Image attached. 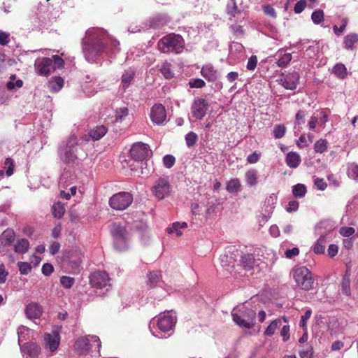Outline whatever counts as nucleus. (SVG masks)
Listing matches in <instances>:
<instances>
[{
	"mask_svg": "<svg viewBox=\"0 0 358 358\" xmlns=\"http://www.w3.org/2000/svg\"><path fill=\"white\" fill-rule=\"evenodd\" d=\"M133 201L131 194L126 192H119L113 195L109 199L110 206L116 210L127 209Z\"/></svg>",
	"mask_w": 358,
	"mask_h": 358,
	"instance_id": "obj_8",
	"label": "nucleus"
},
{
	"mask_svg": "<svg viewBox=\"0 0 358 358\" xmlns=\"http://www.w3.org/2000/svg\"><path fill=\"white\" fill-rule=\"evenodd\" d=\"M311 20L315 24H321L324 20V11L321 9L314 10L311 14Z\"/></svg>",
	"mask_w": 358,
	"mask_h": 358,
	"instance_id": "obj_44",
	"label": "nucleus"
},
{
	"mask_svg": "<svg viewBox=\"0 0 358 358\" xmlns=\"http://www.w3.org/2000/svg\"><path fill=\"white\" fill-rule=\"evenodd\" d=\"M208 104L203 99H196L191 106L192 116L196 120H201L206 114Z\"/></svg>",
	"mask_w": 358,
	"mask_h": 358,
	"instance_id": "obj_13",
	"label": "nucleus"
},
{
	"mask_svg": "<svg viewBox=\"0 0 358 358\" xmlns=\"http://www.w3.org/2000/svg\"><path fill=\"white\" fill-rule=\"evenodd\" d=\"M171 186L168 178H159L151 188L152 194L159 200L164 199L170 194Z\"/></svg>",
	"mask_w": 358,
	"mask_h": 358,
	"instance_id": "obj_9",
	"label": "nucleus"
},
{
	"mask_svg": "<svg viewBox=\"0 0 358 358\" xmlns=\"http://www.w3.org/2000/svg\"><path fill=\"white\" fill-rule=\"evenodd\" d=\"M292 275L298 288L306 291L313 288L314 278L310 270L306 266L293 268Z\"/></svg>",
	"mask_w": 358,
	"mask_h": 358,
	"instance_id": "obj_6",
	"label": "nucleus"
},
{
	"mask_svg": "<svg viewBox=\"0 0 358 358\" xmlns=\"http://www.w3.org/2000/svg\"><path fill=\"white\" fill-rule=\"evenodd\" d=\"M234 322L241 327L252 328L255 324L256 313L255 310L243 307L241 309L234 308L231 312Z\"/></svg>",
	"mask_w": 358,
	"mask_h": 358,
	"instance_id": "obj_7",
	"label": "nucleus"
},
{
	"mask_svg": "<svg viewBox=\"0 0 358 358\" xmlns=\"http://www.w3.org/2000/svg\"><path fill=\"white\" fill-rule=\"evenodd\" d=\"M30 329L24 326H20L17 329L18 343L21 345V342L25 339V335L28 334Z\"/></svg>",
	"mask_w": 358,
	"mask_h": 358,
	"instance_id": "obj_58",
	"label": "nucleus"
},
{
	"mask_svg": "<svg viewBox=\"0 0 358 358\" xmlns=\"http://www.w3.org/2000/svg\"><path fill=\"white\" fill-rule=\"evenodd\" d=\"M129 236L114 240V247L118 251H124L129 248Z\"/></svg>",
	"mask_w": 358,
	"mask_h": 358,
	"instance_id": "obj_37",
	"label": "nucleus"
},
{
	"mask_svg": "<svg viewBox=\"0 0 358 358\" xmlns=\"http://www.w3.org/2000/svg\"><path fill=\"white\" fill-rule=\"evenodd\" d=\"M162 275L161 272L158 271H152L148 274V284L150 287H154L160 282Z\"/></svg>",
	"mask_w": 358,
	"mask_h": 358,
	"instance_id": "obj_40",
	"label": "nucleus"
},
{
	"mask_svg": "<svg viewBox=\"0 0 358 358\" xmlns=\"http://www.w3.org/2000/svg\"><path fill=\"white\" fill-rule=\"evenodd\" d=\"M350 285V275L348 273H346L343 276L342 282H341L342 292H343V294H344L346 296H350L351 294Z\"/></svg>",
	"mask_w": 358,
	"mask_h": 358,
	"instance_id": "obj_45",
	"label": "nucleus"
},
{
	"mask_svg": "<svg viewBox=\"0 0 358 358\" xmlns=\"http://www.w3.org/2000/svg\"><path fill=\"white\" fill-rule=\"evenodd\" d=\"M5 166L7 168L6 174L8 177L10 176L13 173L14 164L13 160L11 158H6L4 162Z\"/></svg>",
	"mask_w": 358,
	"mask_h": 358,
	"instance_id": "obj_60",
	"label": "nucleus"
},
{
	"mask_svg": "<svg viewBox=\"0 0 358 358\" xmlns=\"http://www.w3.org/2000/svg\"><path fill=\"white\" fill-rule=\"evenodd\" d=\"M19 271L22 275L28 274L31 270V266L29 263L20 262L17 263Z\"/></svg>",
	"mask_w": 358,
	"mask_h": 358,
	"instance_id": "obj_55",
	"label": "nucleus"
},
{
	"mask_svg": "<svg viewBox=\"0 0 358 358\" xmlns=\"http://www.w3.org/2000/svg\"><path fill=\"white\" fill-rule=\"evenodd\" d=\"M313 348L312 345L307 344L303 346V349L299 352L301 358H313Z\"/></svg>",
	"mask_w": 358,
	"mask_h": 358,
	"instance_id": "obj_49",
	"label": "nucleus"
},
{
	"mask_svg": "<svg viewBox=\"0 0 358 358\" xmlns=\"http://www.w3.org/2000/svg\"><path fill=\"white\" fill-rule=\"evenodd\" d=\"M129 114V110L126 107L117 108L115 110V119L117 121H122Z\"/></svg>",
	"mask_w": 358,
	"mask_h": 358,
	"instance_id": "obj_53",
	"label": "nucleus"
},
{
	"mask_svg": "<svg viewBox=\"0 0 358 358\" xmlns=\"http://www.w3.org/2000/svg\"><path fill=\"white\" fill-rule=\"evenodd\" d=\"M292 55L290 53H284L282 55L277 62V64L279 67H286L292 60Z\"/></svg>",
	"mask_w": 358,
	"mask_h": 358,
	"instance_id": "obj_48",
	"label": "nucleus"
},
{
	"mask_svg": "<svg viewBox=\"0 0 358 358\" xmlns=\"http://www.w3.org/2000/svg\"><path fill=\"white\" fill-rule=\"evenodd\" d=\"M245 178L248 185L254 186L257 183V171L255 169H250L246 171Z\"/></svg>",
	"mask_w": 358,
	"mask_h": 358,
	"instance_id": "obj_38",
	"label": "nucleus"
},
{
	"mask_svg": "<svg viewBox=\"0 0 358 358\" xmlns=\"http://www.w3.org/2000/svg\"><path fill=\"white\" fill-rule=\"evenodd\" d=\"M177 317L176 313L173 310L160 313L156 318H152L149 324V329L151 334L159 338H166L162 333L168 334L169 336L173 331Z\"/></svg>",
	"mask_w": 358,
	"mask_h": 358,
	"instance_id": "obj_2",
	"label": "nucleus"
},
{
	"mask_svg": "<svg viewBox=\"0 0 358 358\" xmlns=\"http://www.w3.org/2000/svg\"><path fill=\"white\" fill-rule=\"evenodd\" d=\"M176 162V159L173 155H166L163 158V163L165 167L170 169L171 168Z\"/></svg>",
	"mask_w": 358,
	"mask_h": 358,
	"instance_id": "obj_59",
	"label": "nucleus"
},
{
	"mask_svg": "<svg viewBox=\"0 0 358 358\" xmlns=\"http://www.w3.org/2000/svg\"><path fill=\"white\" fill-rule=\"evenodd\" d=\"M14 79H15V76H11L10 80L9 82H8V83L6 85L7 88L10 90H13L16 88H20L23 85V82L21 80H17L16 81H14L13 80Z\"/></svg>",
	"mask_w": 358,
	"mask_h": 358,
	"instance_id": "obj_54",
	"label": "nucleus"
},
{
	"mask_svg": "<svg viewBox=\"0 0 358 358\" xmlns=\"http://www.w3.org/2000/svg\"><path fill=\"white\" fill-rule=\"evenodd\" d=\"M278 196L275 194H271L264 201V211L269 215L275 208L277 203Z\"/></svg>",
	"mask_w": 358,
	"mask_h": 358,
	"instance_id": "obj_30",
	"label": "nucleus"
},
{
	"mask_svg": "<svg viewBox=\"0 0 358 358\" xmlns=\"http://www.w3.org/2000/svg\"><path fill=\"white\" fill-rule=\"evenodd\" d=\"M241 187V182L238 178L231 179L227 184L226 189L229 193H236Z\"/></svg>",
	"mask_w": 358,
	"mask_h": 358,
	"instance_id": "obj_41",
	"label": "nucleus"
},
{
	"mask_svg": "<svg viewBox=\"0 0 358 358\" xmlns=\"http://www.w3.org/2000/svg\"><path fill=\"white\" fill-rule=\"evenodd\" d=\"M29 248V243L26 238L18 240L15 245L14 250L16 252L20 254L26 253Z\"/></svg>",
	"mask_w": 358,
	"mask_h": 358,
	"instance_id": "obj_35",
	"label": "nucleus"
},
{
	"mask_svg": "<svg viewBox=\"0 0 358 358\" xmlns=\"http://www.w3.org/2000/svg\"><path fill=\"white\" fill-rule=\"evenodd\" d=\"M135 71L129 68L124 71L122 76L121 87L124 90H127L134 80Z\"/></svg>",
	"mask_w": 358,
	"mask_h": 358,
	"instance_id": "obj_27",
	"label": "nucleus"
},
{
	"mask_svg": "<svg viewBox=\"0 0 358 358\" xmlns=\"http://www.w3.org/2000/svg\"><path fill=\"white\" fill-rule=\"evenodd\" d=\"M332 73L339 79H345L348 76L345 66L342 63L336 64L332 69Z\"/></svg>",
	"mask_w": 358,
	"mask_h": 358,
	"instance_id": "obj_34",
	"label": "nucleus"
},
{
	"mask_svg": "<svg viewBox=\"0 0 358 358\" xmlns=\"http://www.w3.org/2000/svg\"><path fill=\"white\" fill-rule=\"evenodd\" d=\"M185 41L178 34H170L162 37L158 42L159 50L164 53H180L184 48Z\"/></svg>",
	"mask_w": 358,
	"mask_h": 358,
	"instance_id": "obj_5",
	"label": "nucleus"
},
{
	"mask_svg": "<svg viewBox=\"0 0 358 358\" xmlns=\"http://www.w3.org/2000/svg\"><path fill=\"white\" fill-rule=\"evenodd\" d=\"M282 320H284L285 322H288V319L286 317H282V318H278L271 322V323L268 325L266 329L264 331L265 335L268 336H271L274 334L275 330L278 329L282 325Z\"/></svg>",
	"mask_w": 358,
	"mask_h": 358,
	"instance_id": "obj_29",
	"label": "nucleus"
},
{
	"mask_svg": "<svg viewBox=\"0 0 358 358\" xmlns=\"http://www.w3.org/2000/svg\"><path fill=\"white\" fill-rule=\"evenodd\" d=\"M85 79L83 92L87 96H92L101 89L100 83L94 76L90 75L86 76Z\"/></svg>",
	"mask_w": 358,
	"mask_h": 358,
	"instance_id": "obj_16",
	"label": "nucleus"
},
{
	"mask_svg": "<svg viewBox=\"0 0 358 358\" xmlns=\"http://www.w3.org/2000/svg\"><path fill=\"white\" fill-rule=\"evenodd\" d=\"M244 47L243 45L238 42H233L229 48L230 53L233 54L234 52H242L243 51Z\"/></svg>",
	"mask_w": 358,
	"mask_h": 358,
	"instance_id": "obj_62",
	"label": "nucleus"
},
{
	"mask_svg": "<svg viewBox=\"0 0 358 358\" xmlns=\"http://www.w3.org/2000/svg\"><path fill=\"white\" fill-rule=\"evenodd\" d=\"M200 73L208 82H215L220 77L217 70L210 64L203 65Z\"/></svg>",
	"mask_w": 358,
	"mask_h": 358,
	"instance_id": "obj_19",
	"label": "nucleus"
},
{
	"mask_svg": "<svg viewBox=\"0 0 358 358\" xmlns=\"http://www.w3.org/2000/svg\"><path fill=\"white\" fill-rule=\"evenodd\" d=\"M299 74L293 71L281 79L282 85L287 90H295L299 80Z\"/></svg>",
	"mask_w": 358,
	"mask_h": 358,
	"instance_id": "obj_20",
	"label": "nucleus"
},
{
	"mask_svg": "<svg viewBox=\"0 0 358 358\" xmlns=\"http://www.w3.org/2000/svg\"><path fill=\"white\" fill-rule=\"evenodd\" d=\"M301 157L300 155L294 152H290L287 154L285 157V162L287 165L292 169H295L299 166L301 163Z\"/></svg>",
	"mask_w": 358,
	"mask_h": 358,
	"instance_id": "obj_28",
	"label": "nucleus"
},
{
	"mask_svg": "<svg viewBox=\"0 0 358 358\" xmlns=\"http://www.w3.org/2000/svg\"><path fill=\"white\" fill-rule=\"evenodd\" d=\"M119 45L105 30L99 28L88 29L82 41L84 57L90 63L97 62L106 55L119 52Z\"/></svg>",
	"mask_w": 358,
	"mask_h": 358,
	"instance_id": "obj_1",
	"label": "nucleus"
},
{
	"mask_svg": "<svg viewBox=\"0 0 358 358\" xmlns=\"http://www.w3.org/2000/svg\"><path fill=\"white\" fill-rule=\"evenodd\" d=\"M44 341L45 345L49 348L51 352H55L57 350L60 342L59 334L53 331L52 334H45L44 336Z\"/></svg>",
	"mask_w": 358,
	"mask_h": 358,
	"instance_id": "obj_22",
	"label": "nucleus"
},
{
	"mask_svg": "<svg viewBox=\"0 0 358 358\" xmlns=\"http://www.w3.org/2000/svg\"><path fill=\"white\" fill-rule=\"evenodd\" d=\"M81 152L77 137L74 134L71 135L66 141H63L58 149L60 161L69 166L78 164Z\"/></svg>",
	"mask_w": 358,
	"mask_h": 358,
	"instance_id": "obj_3",
	"label": "nucleus"
},
{
	"mask_svg": "<svg viewBox=\"0 0 358 358\" xmlns=\"http://www.w3.org/2000/svg\"><path fill=\"white\" fill-rule=\"evenodd\" d=\"M335 228L336 225L333 221L324 220L315 225L314 234L315 236L330 241L333 236V231Z\"/></svg>",
	"mask_w": 358,
	"mask_h": 358,
	"instance_id": "obj_10",
	"label": "nucleus"
},
{
	"mask_svg": "<svg viewBox=\"0 0 358 358\" xmlns=\"http://www.w3.org/2000/svg\"><path fill=\"white\" fill-rule=\"evenodd\" d=\"M75 282V279L70 276H62L60 278V283L65 289H70Z\"/></svg>",
	"mask_w": 358,
	"mask_h": 358,
	"instance_id": "obj_51",
	"label": "nucleus"
},
{
	"mask_svg": "<svg viewBox=\"0 0 358 358\" xmlns=\"http://www.w3.org/2000/svg\"><path fill=\"white\" fill-rule=\"evenodd\" d=\"M257 64V57L256 55H252L248 61L247 69L249 71H253L255 69Z\"/></svg>",
	"mask_w": 358,
	"mask_h": 358,
	"instance_id": "obj_64",
	"label": "nucleus"
},
{
	"mask_svg": "<svg viewBox=\"0 0 358 358\" xmlns=\"http://www.w3.org/2000/svg\"><path fill=\"white\" fill-rule=\"evenodd\" d=\"M358 43V34L356 33H350L343 38V48L347 50L352 51Z\"/></svg>",
	"mask_w": 358,
	"mask_h": 358,
	"instance_id": "obj_25",
	"label": "nucleus"
},
{
	"mask_svg": "<svg viewBox=\"0 0 358 358\" xmlns=\"http://www.w3.org/2000/svg\"><path fill=\"white\" fill-rule=\"evenodd\" d=\"M227 11L229 15L235 16L236 13L238 12L236 2L229 1L227 5Z\"/></svg>",
	"mask_w": 358,
	"mask_h": 358,
	"instance_id": "obj_63",
	"label": "nucleus"
},
{
	"mask_svg": "<svg viewBox=\"0 0 358 358\" xmlns=\"http://www.w3.org/2000/svg\"><path fill=\"white\" fill-rule=\"evenodd\" d=\"M348 175L349 178L358 181V165L355 163L350 164L348 166Z\"/></svg>",
	"mask_w": 358,
	"mask_h": 358,
	"instance_id": "obj_47",
	"label": "nucleus"
},
{
	"mask_svg": "<svg viewBox=\"0 0 358 358\" xmlns=\"http://www.w3.org/2000/svg\"><path fill=\"white\" fill-rule=\"evenodd\" d=\"M24 358H37L41 352V348L35 343H25L20 345Z\"/></svg>",
	"mask_w": 358,
	"mask_h": 358,
	"instance_id": "obj_17",
	"label": "nucleus"
},
{
	"mask_svg": "<svg viewBox=\"0 0 358 358\" xmlns=\"http://www.w3.org/2000/svg\"><path fill=\"white\" fill-rule=\"evenodd\" d=\"M101 341L97 336L88 335L78 338L74 344L75 352L80 355L92 354V357H97L99 355Z\"/></svg>",
	"mask_w": 358,
	"mask_h": 358,
	"instance_id": "obj_4",
	"label": "nucleus"
},
{
	"mask_svg": "<svg viewBox=\"0 0 358 358\" xmlns=\"http://www.w3.org/2000/svg\"><path fill=\"white\" fill-rule=\"evenodd\" d=\"M64 86V80L61 77H53L48 83L49 89L54 92H57Z\"/></svg>",
	"mask_w": 358,
	"mask_h": 358,
	"instance_id": "obj_33",
	"label": "nucleus"
},
{
	"mask_svg": "<svg viewBox=\"0 0 358 358\" xmlns=\"http://www.w3.org/2000/svg\"><path fill=\"white\" fill-rule=\"evenodd\" d=\"M150 153L148 145L141 142L134 143L130 149L131 157L136 161H142L146 159Z\"/></svg>",
	"mask_w": 358,
	"mask_h": 358,
	"instance_id": "obj_12",
	"label": "nucleus"
},
{
	"mask_svg": "<svg viewBox=\"0 0 358 358\" xmlns=\"http://www.w3.org/2000/svg\"><path fill=\"white\" fill-rule=\"evenodd\" d=\"M25 313L28 318H39L42 315V308L37 303H30L26 306Z\"/></svg>",
	"mask_w": 358,
	"mask_h": 358,
	"instance_id": "obj_24",
	"label": "nucleus"
},
{
	"mask_svg": "<svg viewBox=\"0 0 358 358\" xmlns=\"http://www.w3.org/2000/svg\"><path fill=\"white\" fill-rule=\"evenodd\" d=\"M306 192V187L303 184L299 183L292 187V194L296 198L304 197Z\"/></svg>",
	"mask_w": 358,
	"mask_h": 358,
	"instance_id": "obj_43",
	"label": "nucleus"
},
{
	"mask_svg": "<svg viewBox=\"0 0 358 358\" xmlns=\"http://www.w3.org/2000/svg\"><path fill=\"white\" fill-rule=\"evenodd\" d=\"M52 215L55 217L60 219L65 213V207L61 202H57L52 206Z\"/></svg>",
	"mask_w": 358,
	"mask_h": 358,
	"instance_id": "obj_42",
	"label": "nucleus"
},
{
	"mask_svg": "<svg viewBox=\"0 0 358 358\" xmlns=\"http://www.w3.org/2000/svg\"><path fill=\"white\" fill-rule=\"evenodd\" d=\"M110 233L113 239L120 240V238L129 236L126 229L118 223H113L110 227Z\"/></svg>",
	"mask_w": 358,
	"mask_h": 358,
	"instance_id": "obj_26",
	"label": "nucleus"
},
{
	"mask_svg": "<svg viewBox=\"0 0 358 358\" xmlns=\"http://www.w3.org/2000/svg\"><path fill=\"white\" fill-rule=\"evenodd\" d=\"M315 152L317 153H323L327 150V141L325 139L320 138L314 145Z\"/></svg>",
	"mask_w": 358,
	"mask_h": 358,
	"instance_id": "obj_46",
	"label": "nucleus"
},
{
	"mask_svg": "<svg viewBox=\"0 0 358 358\" xmlns=\"http://www.w3.org/2000/svg\"><path fill=\"white\" fill-rule=\"evenodd\" d=\"M286 131V127L283 124H277L273 129L274 137L277 139L281 138L284 136Z\"/></svg>",
	"mask_w": 358,
	"mask_h": 358,
	"instance_id": "obj_52",
	"label": "nucleus"
},
{
	"mask_svg": "<svg viewBox=\"0 0 358 358\" xmlns=\"http://www.w3.org/2000/svg\"><path fill=\"white\" fill-rule=\"evenodd\" d=\"M189 85L191 88H203L206 85V83L201 78H194L189 81Z\"/></svg>",
	"mask_w": 358,
	"mask_h": 358,
	"instance_id": "obj_56",
	"label": "nucleus"
},
{
	"mask_svg": "<svg viewBox=\"0 0 358 358\" xmlns=\"http://www.w3.org/2000/svg\"><path fill=\"white\" fill-rule=\"evenodd\" d=\"M159 71L166 79H171L174 77V73L171 69V64L168 62H163Z\"/></svg>",
	"mask_w": 358,
	"mask_h": 358,
	"instance_id": "obj_39",
	"label": "nucleus"
},
{
	"mask_svg": "<svg viewBox=\"0 0 358 358\" xmlns=\"http://www.w3.org/2000/svg\"><path fill=\"white\" fill-rule=\"evenodd\" d=\"M187 228V224L185 222H173L171 227L167 228L166 231L169 234H175L176 236H180L182 234L181 229Z\"/></svg>",
	"mask_w": 358,
	"mask_h": 358,
	"instance_id": "obj_32",
	"label": "nucleus"
},
{
	"mask_svg": "<svg viewBox=\"0 0 358 358\" xmlns=\"http://www.w3.org/2000/svg\"><path fill=\"white\" fill-rule=\"evenodd\" d=\"M198 139V136L196 133L190 131L185 135V141L188 148L194 146Z\"/></svg>",
	"mask_w": 358,
	"mask_h": 358,
	"instance_id": "obj_50",
	"label": "nucleus"
},
{
	"mask_svg": "<svg viewBox=\"0 0 358 358\" xmlns=\"http://www.w3.org/2000/svg\"><path fill=\"white\" fill-rule=\"evenodd\" d=\"M231 251V249L226 251L224 254L222 255L220 257V264L222 267L226 269H229V268H233L235 264V257H234V251Z\"/></svg>",
	"mask_w": 358,
	"mask_h": 358,
	"instance_id": "obj_23",
	"label": "nucleus"
},
{
	"mask_svg": "<svg viewBox=\"0 0 358 358\" xmlns=\"http://www.w3.org/2000/svg\"><path fill=\"white\" fill-rule=\"evenodd\" d=\"M339 233L344 237L350 238L355 233V229L351 227H343L340 229Z\"/></svg>",
	"mask_w": 358,
	"mask_h": 358,
	"instance_id": "obj_57",
	"label": "nucleus"
},
{
	"mask_svg": "<svg viewBox=\"0 0 358 358\" xmlns=\"http://www.w3.org/2000/svg\"><path fill=\"white\" fill-rule=\"evenodd\" d=\"M34 66L38 75L47 76L52 70V60L48 57L38 58L36 59Z\"/></svg>",
	"mask_w": 358,
	"mask_h": 358,
	"instance_id": "obj_15",
	"label": "nucleus"
},
{
	"mask_svg": "<svg viewBox=\"0 0 358 358\" xmlns=\"http://www.w3.org/2000/svg\"><path fill=\"white\" fill-rule=\"evenodd\" d=\"M15 237L13 230L7 229L0 236V243L3 245H10L14 241Z\"/></svg>",
	"mask_w": 358,
	"mask_h": 358,
	"instance_id": "obj_31",
	"label": "nucleus"
},
{
	"mask_svg": "<svg viewBox=\"0 0 358 358\" xmlns=\"http://www.w3.org/2000/svg\"><path fill=\"white\" fill-rule=\"evenodd\" d=\"M150 118L153 123L162 125L166 122V113L165 108L162 104L154 105L150 110Z\"/></svg>",
	"mask_w": 358,
	"mask_h": 358,
	"instance_id": "obj_14",
	"label": "nucleus"
},
{
	"mask_svg": "<svg viewBox=\"0 0 358 358\" xmlns=\"http://www.w3.org/2000/svg\"><path fill=\"white\" fill-rule=\"evenodd\" d=\"M329 241L323 238H317L314 245L313 246V252L317 255L323 254L325 251L326 244Z\"/></svg>",
	"mask_w": 358,
	"mask_h": 358,
	"instance_id": "obj_36",
	"label": "nucleus"
},
{
	"mask_svg": "<svg viewBox=\"0 0 358 358\" xmlns=\"http://www.w3.org/2000/svg\"><path fill=\"white\" fill-rule=\"evenodd\" d=\"M108 129L103 125H99L94 127L89 131L88 134H84L81 136L83 141H89L90 139L92 141H98L106 135Z\"/></svg>",
	"mask_w": 358,
	"mask_h": 358,
	"instance_id": "obj_18",
	"label": "nucleus"
},
{
	"mask_svg": "<svg viewBox=\"0 0 358 358\" xmlns=\"http://www.w3.org/2000/svg\"><path fill=\"white\" fill-rule=\"evenodd\" d=\"M90 282L93 287L97 289L111 286L110 278L108 274L105 271H99L92 273L90 276Z\"/></svg>",
	"mask_w": 358,
	"mask_h": 358,
	"instance_id": "obj_11",
	"label": "nucleus"
},
{
	"mask_svg": "<svg viewBox=\"0 0 358 358\" xmlns=\"http://www.w3.org/2000/svg\"><path fill=\"white\" fill-rule=\"evenodd\" d=\"M259 259H255L252 254H246L241 257L240 263L241 266L246 271H250L259 266Z\"/></svg>",
	"mask_w": 358,
	"mask_h": 358,
	"instance_id": "obj_21",
	"label": "nucleus"
},
{
	"mask_svg": "<svg viewBox=\"0 0 358 358\" xmlns=\"http://www.w3.org/2000/svg\"><path fill=\"white\" fill-rule=\"evenodd\" d=\"M52 70L60 69L64 66V60L58 55L52 57Z\"/></svg>",
	"mask_w": 358,
	"mask_h": 358,
	"instance_id": "obj_61",
	"label": "nucleus"
}]
</instances>
